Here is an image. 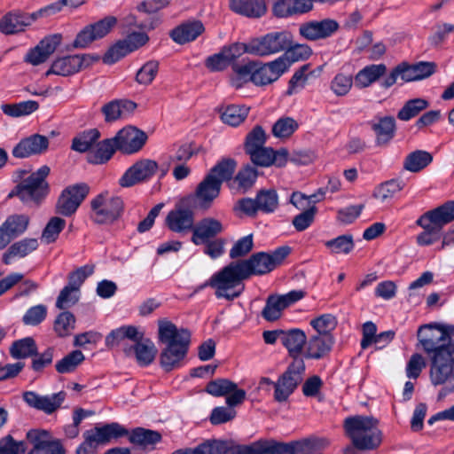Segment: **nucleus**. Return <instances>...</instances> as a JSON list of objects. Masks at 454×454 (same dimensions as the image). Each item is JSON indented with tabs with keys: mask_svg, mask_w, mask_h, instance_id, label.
<instances>
[{
	"mask_svg": "<svg viewBox=\"0 0 454 454\" xmlns=\"http://www.w3.org/2000/svg\"><path fill=\"white\" fill-rule=\"evenodd\" d=\"M289 247H280L271 254L258 252L248 259L230 262L211 276L203 286L215 289L216 298L233 301L244 291L243 281L254 275H264L273 270L290 254Z\"/></svg>",
	"mask_w": 454,
	"mask_h": 454,
	"instance_id": "f257e3e1",
	"label": "nucleus"
},
{
	"mask_svg": "<svg viewBox=\"0 0 454 454\" xmlns=\"http://www.w3.org/2000/svg\"><path fill=\"white\" fill-rule=\"evenodd\" d=\"M418 339L430 359L429 379L434 386H441L438 399L454 393V343L441 327L422 325Z\"/></svg>",
	"mask_w": 454,
	"mask_h": 454,
	"instance_id": "f03ea898",
	"label": "nucleus"
},
{
	"mask_svg": "<svg viewBox=\"0 0 454 454\" xmlns=\"http://www.w3.org/2000/svg\"><path fill=\"white\" fill-rule=\"evenodd\" d=\"M159 341L165 345L160 355V364L165 372L181 367L191 342V333L185 328H177L167 320L158 321Z\"/></svg>",
	"mask_w": 454,
	"mask_h": 454,
	"instance_id": "7ed1b4c3",
	"label": "nucleus"
},
{
	"mask_svg": "<svg viewBox=\"0 0 454 454\" xmlns=\"http://www.w3.org/2000/svg\"><path fill=\"white\" fill-rule=\"evenodd\" d=\"M136 326L125 325L113 330L106 338L108 348L121 347L127 356L135 355L141 366H147L154 360L157 350L154 344L146 340Z\"/></svg>",
	"mask_w": 454,
	"mask_h": 454,
	"instance_id": "20e7f679",
	"label": "nucleus"
},
{
	"mask_svg": "<svg viewBox=\"0 0 454 454\" xmlns=\"http://www.w3.org/2000/svg\"><path fill=\"white\" fill-rule=\"evenodd\" d=\"M344 428L353 446L359 450H372L382 442L379 420L372 416H352L344 420Z\"/></svg>",
	"mask_w": 454,
	"mask_h": 454,
	"instance_id": "39448f33",
	"label": "nucleus"
},
{
	"mask_svg": "<svg viewBox=\"0 0 454 454\" xmlns=\"http://www.w3.org/2000/svg\"><path fill=\"white\" fill-rule=\"evenodd\" d=\"M454 221V200L423 214L416 223L423 229L417 238L419 246H430L442 238V230L449 223Z\"/></svg>",
	"mask_w": 454,
	"mask_h": 454,
	"instance_id": "423d86ee",
	"label": "nucleus"
},
{
	"mask_svg": "<svg viewBox=\"0 0 454 454\" xmlns=\"http://www.w3.org/2000/svg\"><path fill=\"white\" fill-rule=\"evenodd\" d=\"M50 171L48 166H42L27 177L23 178L8 197H17L25 205L38 207L50 192V186L46 181Z\"/></svg>",
	"mask_w": 454,
	"mask_h": 454,
	"instance_id": "0eeeda50",
	"label": "nucleus"
},
{
	"mask_svg": "<svg viewBox=\"0 0 454 454\" xmlns=\"http://www.w3.org/2000/svg\"><path fill=\"white\" fill-rule=\"evenodd\" d=\"M293 43V34L286 29L272 31L262 36L242 43L243 52L257 57H268L279 52H286Z\"/></svg>",
	"mask_w": 454,
	"mask_h": 454,
	"instance_id": "6e6552de",
	"label": "nucleus"
},
{
	"mask_svg": "<svg viewBox=\"0 0 454 454\" xmlns=\"http://www.w3.org/2000/svg\"><path fill=\"white\" fill-rule=\"evenodd\" d=\"M305 369L304 359L293 360L274 383V400L276 402L284 403L287 401L302 382Z\"/></svg>",
	"mask_w": 454,
	"mask_h": 454,
	"instance_id": "1a4fd4ad",
	"label": "nucleus"
},
{
	"mask_svg": "<svg viewBox=\"0 0 454 454\" xmlns=\"http://www.w3.org/2000/svg\"><path fill=\"white\" fill-rule=\"evenodd\" d=\"M92 219L97 223H111L119 219L124 210V204L120 197L109 196L107 192L100 193L90 201Z\"/></svg>",
	"mask_w": 454,
	"mask_h": 454,
	"instance_id": "9d476101",
	"label": "nucleus"
},
{
	"mask_svg": "<svg viewBox=\"0 0 454 454\" xmlns=\"http://www.w3.org/2000/svg\"><path fill=\"white\" fill-rule=\"evenodd\" d=\"M192 198H184L176 206V208L168 212L165 223L167 227L176 233H187L193 231L194 211L196 208L191 204Z\"/></svg>",
	"mask_w": 454,
	"mask_h": 454,
	"instance_id": "9b49d317",
	"label": "nucleus"
},
{
	"mask_svg": "<svg viewBox=\"0 0 454 454\" xmlns=\"http://www.w3.org/2000/svg\"><path fill=\"white\" fill-rule=\"evenodd\" d=\"M89 192L90 186L86 183L68 185L61 192L55 205V212L63 216H71L76 212Z\"/></svg>",
	"mask_w": 454,
	"mask_h": 454,
	"instance_id": "f8f14e48",
	"label": "nucleus"
},
{
	"mask_svg": "<svg viewBox=\"0 0 454 454\" xmlns=\"http://www.w3.org/2000/svg\"><path fill=\"white\" fill-rule=\"evenodd\" d=\"M98 60V56L91 54H75L58 58L51 63L50 69L45 73V76L50 74L69 76Z\"/></svg>",
	"mask_w": 454,
	"mask_h": 454,
	"instance_id": "ddd939ff",
	"label": "nucleus"
},
{
	"mask_svg": "<svg viewBox=\"0 0 454 454\" xmlns=\"http://www.w3.org/2000/svg\"><path fill=\"white\" fill-rule=\"evenodd\" d=\"M27 440L33 446L27 454H65L61 441L47 430L31 429L27 433Z\"/></svg>",
	"mask_w": 454,
	"mask_h": 454,
	"instance_id": "4468645a",
	"label": "nucleus"
},
{
	"mask_svg": "<svg viewBox=\"0 0 454 454\" xmlns=\"http://www.w3.org/2000/svg\"><path fill=\"white\" fill-rule=\"evenodd\" d=\"M222 185L213 176L206 175L198 184L195 192L186 198H192L191 204L198 208L207 210L219 196Z\"/></svg>",
	"mask_w": 454,
	"mask_h": 454,
	"instance_id": "2eb2a0df",
	"label": "nucleus"
},
{
	"mask_svg": "<svg viewBox=\"0 0 454 454\" xmlns=\"http://www.w3.org/2000/svg\"><path fill=\"white\" fill-rule=\"evenodd\" d=\"M148 137L145 132L133 126H127L114 137L115 146L126 154L137 153L145 145Z\"/></svg>",
	"mask_w": 454,
	"mask_h": 454,
	"instance_id": "dca6fc26",
	"label": "nucleus"
},
{
	"mask_svg": "<svg viewBox=\"0 0 454 454\" xmlns=\"http://www.w3.org/2000/svg\"><path fill=\"white\" fill-rule=\"evenodd\" d=\"M159 168L155 160L144 159L134 163L121 177L119 184L122 187H130L150 179Z\"/></svg>",
	"mask_w": 454,
	"mask_h": 454,
	"instance_id": "f3484780",
	"label": "nucleus"
},
{
	"mask_svg": "<svg viewBox=\"0 0 454 454\" xmlns=\"http://www.w3.org/2000/svg\"><path fill=\"white\" fill-rule=\"evenodd\" d=\"M339 28L340 25L335 20L324 19L301 24L299 34L309 41H317L331 37Z\"/></svg>",
	"mask_w": 454,
	"mask_h": 454,
	"instance_id": "a211bd4d",
	"label": "nucleus"
},
{
	"mask_svg": "<svg viewBox=\"0 0 454 454\" xmlns=\"http://www.w3.org/2000/svg\"><path fill=\"white\" fill-rule=\"evenodd\" d=\"M67 396L66 392L59 391L52 395H41L34 391L23 393V400L31 408L51 414L60 408Z\"/></svg>",
	"mask_w": 454,
	"mask_h": 454,
	"instance_id": "6ab92c4d",
	"label": "nucleus"
},
{
	"mask_svg": "<svg viewBox=\"0 0 454 454\" xmlns=\"http://www.w3.org/2000/svg\"><path fill=\"white\" fill-rule=\"evenodd\" d=\"M30 222L28 215L14 214L9 215L0 226V250L6 247L12 239L21 236Z\"/></svg>",
	"mask_w": 454,
	"mask_h": 454,
	"instance_id": "aec40b11",
	"label": "nucleus"
},
{
	"mask_svg": "<svg viewBox=\"0 0 454 454\" xmlns=\"http://www.w3.org/2000/svg\"><path fill=\"white\" fill-rule=\"evenodd\" d=\"M286 71H288L286 62L280 57L264 64L258 61L254 73V84L257 86L270 84L278 80Z\"/></svg>",
	"mask_w": 454,
	"mask_h": 454,
	"instance_id": "412c9836",
	"label": "nucleus"
},
{
	"mask_svg": "<svg viewBox=\"0 0 454 454\" xmlns=\"http://www.w3.org/2000/svg\"><path fill=\"white\" fill-rule=\"evenodd\" d=\"M61 38L59 34L44 37L35 47L27 51L24 57V61L32 66L44 63L60 44Z\"/></svg>",
	"mask_w": 454,
	"mask_h": 454,
	"instance_id": "4be33fe9",
	"label": "nucleus"
},
{
	"mask_svg": "<svg viewBox=\"0 0 454 454\" xmlns=\"http://www.w3.org/2000/svg\"><path fill=\"white\" fill-rule=\"evenodd\" d=\"M223 231V223L213 217H205L194 224L192 242L200 246L208 239H215Z\"/></svg>",
	"mask_w": 454,
	"mask_h": 454,
	"instance_id": "5701e85b",
	"label": "nucleus"
},
{
	"mask_svg": "<svg viewBox=\"0 0 454 454\" xmlns=\"http://www.w3.org/2000/svg\"><path fill=\"white\" fill-rule=\"evenodd\" d=\"M333 344V336L313 333L307 338L304 357L314 360L325 358L332 351Z\"/></svg>",
	"mask_w": 454,
	"mask_h": 454,
	"instance_id": "b1692460",
	"label": "nucleus"
},
{
	"mask_svg": "<svg viewBox=\"0 0 454 454\" xmlns=\"http://www.w3.org/2000/svg\"><path fill=\"white\" fill-rule=\"evenodd\" d=\"M49 146V140L45 136L35 134L20 141L12 149L15 158H27L31 155L44 153Z\"/></svg>",
	"mask_w": 454,
	"mask_h": 454,
	"instance_id": "393cba45",
	"label": "nucleus"
},
{
	"mask_svg": "<svg viewBox=\"0 0 454 454\" xmlns=\"http://www.w3.org/2000/svg\"><path fill=\"white\" fill-rule=\"evenodd\" d=\"M252 162L260 167H270L274 165L276 167H284L288 159V152L286 149L278 151L273 150L271 147H262L255 152L248 154Z\"/></svg>",
	"mask_w": 454,
	"mask_h": 454,
	"instance_id": "a878e982",
	"label": "nucleus"
},
{
	"mask_svg": "<svg viewBox=\"0 0 454 454\" xmlns=\"http://www.w3.org/2000/svg\"><path fill=\"white\" fill-rule=\"evenodd\" d=\"M35 21L34 16L20 11L6 13L0 19V32L4 35H13L25 30Z\"/></svg>",
	"mask_w": 454,
	"mask_h": 454,
	"instance_id": "bb28decb",
	"label": "nucleus"
},
{
	"mask_svg": "<svg viewBox=\"0 0 454 454\" xmlns=\"http://www.w3.org/2000/svg\"><path fill=\"white\" fill-rule=\"evenodd\" d=\"M241 52H243L242 43H234L230 47H223L220 52L207 57L205 60V66L212 72L223 71Z\"/></svg>",
	"mask_w": 454,
	"mask_h": 454,
	"instance_id": "cd10ccee",
	"label": "nucleus"
},
{
	"mask_svg": "<svg viewBox=\"0 0 454 454\" xmlns=\"http://www.w3.org/2000/svg\"><path fill=\"white\" fill-rule=\"evenodd\" d=\"M306 342L307 336L302 330L299 328L284 330L281 343L287 349L289 356L293 357L294 360L303 359L301 355L304 346L306 347Z\"/></svg>",
	"mask_w": 454,
	"mask_h": 454,
	"instance_id": "c85d7f7f",
	"label": "nucleus"
},
{
	"mask_svg": "<svg viewBox=\"0 0 454 454\" xmlns=\"http://www.w3.org/2000/svg\"><path fill=\"white\" fill-rule=\"evenodd\" d=\"M372 129L376 134V145H387L394 137L395 132V121L392 116L380 117L370 122Z\"/></svg>",
	"mask_w": 454,
	"mask_h": 454,
	"instance_id": "c756f323",
	"label": "nucleus"
},
{
	"mask_svg": "<svg viewBox=\"0 0 454 454\" xmlns=\"http://www.w3.org/2000/svg\"><path fill=\"white\" fill-rule=\"evenodd\" d=\"M230 8L238 14L254 19L262 17L267 12L264 0H230Z\"/></svg>",
	"mask_w": 454,
	"mask_h": 454,
	"instance_id": "7c9ffc66",
	"label": "nucleus"
},
{
	"mask_svg": "<svg viewBox=\"0 0 454 454\" xmlns=\"http://www.w3.org/2000/svg\"><path fill=\"white\" fill-rule=\"evenodd\" d=\"M203 31V24L199 20H193L175 27L170 32V37L174 42L184 44L195 40Z\"/></svg>",
	"mask_w": 454,
	"mask_h": 454,
	"instance_id": "2f4dec72",
	"label": "nucleus"
},
{
	"mask_svg": "<svg viewBox=\"0 0 454 454\" xmlns=\"http://www.w3.org/2000/svg\"><path fill=\"white\" fill-rule=\"evenodd\" d=\"M137 107V104L127 99H114L101 108V112L105 116L106 122H113L121 118L126 113L133 112Z\"/></svg>",
	"mask_w": 454,
	"mask_h": 454,
	"instance_id": "473e14b6",
	"label": "nucleus"
},
{
	"mask_svg": "<svg viewBox=\"0 0 454 454\" xmlns=\"http://www.w3.org/2000/svg\"><path fill=\"white\" fill-rule=\"evenodd\" d=\"M90 430L100 445L107 444L112 440L129 436V430L117 422L108 423L102 427H95Z\"/></svg>",
	"mask_w": 454,
	"mask_h": 454,
	"instance_id": "72a5a7b5",
	"label": "nucleus"
},
{
	"mask_svg": "<svg viewBox=\"0 0 454 454\" xmlns=\"http://www.w3.org/2000/svg\"><path fill=\"white\" fill-rule=\"evenodd\" d=\"M161 439L160 432L144 427H136L130 433L129 432V441L144 449L153 448Z\"/></svg>",
	"mask_w": 454,
	"mask_h": 454,
	"instance_id": "f704fd0d",
	"label": "nucleus"
},
{
	"mask_svg": "<svg viewBox=\"0 0 454 454\" xmlns=\"http://www.w3.org/2000/svg\"><path fill=\"white\" fill-rule=\"evenodd\" d=\"M38 246V240L35 238H27L17 241L12 244L6 253L4 254L3 262L4 264H10L12 258H23L33 251L36 250Z\"/></svg>",
	"mask_w": 454,
	"mask_h": 454,
	"instance_id": "c9c22d12",
	"label": "nucleus"
},
{
	"mask_svg": "<svg viewBox=\"0 0 454 454\" xmlns=\"http://www.w3.org/2000/svg\"><path fill=\"white\" fill-rule=\"evenodd\" d=\"M386 71L385 64L367 66L355 76V85L360 89L366 88L381 77Z\"/></svg>",
	"mask_w": 454,
	"mask_h": 454,
	"instance_id": "e433bc0d",
	"label": "nucleus"
},
{
	"mask_svg": "<svg viewBox=\"0 0 454 454\" xmlns=\"http://www.w3.org/2000/svg\"><path fill=\"white\" fill-rule=\"evenodd\" d=\"M9 352L14 359H25L36 354L37 345L32 337H25L13 341Z\"/></svg>",
	"mask_w": 454,
	"mask_h": 454,
	"instance_id": "4c0bfd02",
	"label": "nucleus"
},
{
	"mask_svg": "<svg viewBox=\"0 0 454 454\" xmlns=\"http://www.w3.org/2000/svg\"><path fill=\"white\" fill-rule=\"evenodd\" d=\"M116 150L118 149L115 146L114 137L105 139L97 145V149L94 153L88 155V161L92 164L106 163L112 158Z\"/></svg>",
	"mask_w": 454,
	"mask_h": 454,
	"instance_id": "58836bf2",
	"label": "nucleus"
},
{
	"mask_svg": "<svg viewBox=\"0 0 454 454\" xmlns=\"http://www.w3.org/2000/svg\"><path fill=\"white\" fill-rule=\"evenodd\" d=\"M433 160L432 155L422 150H417L409 153L404 161L403 168L417 173L427 167Z\"/></svg>",
	"mask_w": 454,
	"mask_h": 454,
	"instance_id": "ea45409f",
	"label": "nucleus"
},
{
	"mask_svg": "<svg viewBox=\"0 0 454 454\" xmlns=\"http://www.w3.org/2000/svg\"><path fill=\"white\" fill-rule=\"evenodd\" d=\"M100 137L97 129H90L78 134L73 138L71 148L79 153H86L96 144Z\"/></svg>",
	"mask_w": 454,
	"mask_h": 454,
	"instance_id": "a19ab883",
	"label": "nucleus"
},
{
	"mask_svg": "<svg viewBox=\"0 0 454 454\" xmlns=\"http://www.w3.org/2000/svg\"><path fill=\"white\" fill-rule=\"evenodd\" d=\"M236 167L237 162L233 159H223L215 165L207 175L213 176L216 181H220V185H222L224 181L231 179Z\"/></svg>",
	"mask_w": 454,
	"mask_h": 454,
	"instance_id": "79ce46f5",
	"label": "nucleus"
},
{
	"mask_svg": "<svg viewBox=\"0 0 454 454\" xmlns=\"http://www.w3.org/2000/svg\"><path fill=\"white\" fill-rule=\"evenodd\" d=\"M85 356L81 350H73L55 364V369L59 373H70L84 361Z\"/></svg>",
	"mask_w": 454,
	"mask_h": 454,
	"instance_id": "37998d69",
	"label": "nucleus"
},
{
	"mask_svg": "<svg viewBox=\"0 0 454 454\" xmlns=\"http://www.w3.org/2000/svg\"><path fill=\"white\" fill-rule=\"evenodd\" d=\"M249 107L245 105H231L228 106L221 115V119L224 123L230 126H239L247 117Z\"/></svg>",
	"mask_w": 454,
	"mask_h": 454,
	"instance_id": "c03bdc74",
	"label": "nucleus"
},
{
	"mask_svg": "<svg viewBox=\"0 0 454 454\" xmlns=\"http://www.w3.org/2000/svg\"><path fill=\"white\" fill-rule=\"evenodd\" d=\"M429 106V102L424 98H417L408 100L397 114V118L407 121L417 116L420 112Z\"/></svg>",
	"mask_w": 454,
	"mask_h": 454,
	"instance_id": "a18cd8bd",
	"label": "nucleus"
},
{
	"mask_svg": "<svg viewBox=\"0 0 454 454\" xmlns=\"http://www.w3.org/2000/svg\"><path fill=\"white\" fill-rule=\"evenodd\" d=\"M38 107L39 105L36 101L27 100L18 104H4L2 105L1 109L4 114L17 118L34 113Z\"/></svg>",
	"mask_w": 454,
	"mask_h": 454,
	"instance_id": "49530a36",
	"label": "nucleus"
},
{
	"mask_svg": "<svg viewBox=\"0 0 454 454\" xmlns=\"http://www.w3.org/2000/svg\"><path fill=\"white\" fill-rule=\"evenodd\" d=\"M311 54L312 50L308 44H294L293 43L290 48L286 49V52L279 57L285 59L288 70L293 63L309 59Z\"/></svg>",
	"mask_w": 454,
	"mask_h": 454,
	"instance_id": "de8ad7c7",
	"label": "nucleus"
},
{
	"mask_svg": "<svg viewBox=\"0 0 454 454\" xmlns=\"http://www.w3.org/2000/svg\"><path fill=\"white\" fill-rule=\"evenodd\" d=\"M259 211L270 214L278 207V196L274 189L261 190L256 194Z\"/></svg>",
	"mask_w": 454,
	"mask_h": 454,
	"instance_id": "09e8293b",
	"label": "nucleus"
},
{
	"mask_svg": "<svg viewBox=\"0 0 454 454\" xmlns=\"http://www.w3.org/2000/svg\"><path fill=\"white\" fill-rule=\"evenodd\" d=\"M267 140V134L262 126H254L246 137L245 151L247 154L264 147Z\"/></svg>",
	"mask_w": 454,
	"mask_h": 454,
	"instance_id": "8fccbe9b",
	"label": "nucleus"
},
{
	"mask_svg": "<svg viewBox=\"0 0 454 454\" xmlns=\"http://www.w3.org/2000/svg\"><path fill=\"white\" fill-rule=\"evenodd\" d=\"M223 447V441L207 440L194 449H180L175 450L172 454H220Z\"/></svg>",
	"mask_w": 454,
	"mask_h": 454,
	"instance_id": "3c124183",
	"label": "nucleus"
},
{
	"mask_svg": "<svg viewBox=\"0 0 454 454\" xmlns=\"http://www.w3.org/2000/svg\"><path fill=\"white\" fill-rule=\"evenodd\" d=\"M316 334L333 336L332 332L337 326V319L332 314L321 315L310 321Z\"/></svg>",
	"mask_w": 454,
	"mask_h": 454,
	"instance_id": "603ef678",
	"label": "nucleus"
},
{
	"mask_svg": "<svg viewBox=\"0 0 454 454\" xmlns=\"http://www.w3.org/2000/svg\"><path fill=\"white\" fill-rule=\"evenodd\" d=\"M285 309L278 295L271 294L266 300V304L262 311V317L269 322L276 321L281 317Z\"/></svg>",
	"mask_w": 454,
	"mask_h": 454,
	"instance_id": "864d4df0",
	"label": "nucleus"
},
{
	"mask_svg": "<svg viewBox=\"0 0 454 454\" xmlns=\"http://www.w3.org/2000/svg\"><path fill=\"white\" fill-rule=\"evenodd\" d=\"M65 226L64 219L58 216L51 218L42 232L41 239L46 244L54 242Z\"/></svg>",
	"mask_w": 454,
	"mask_h": 454,
	"instance_id": "5fc2aeb1",
	"label": "nucleus"
},
{
	"mask_svg": "<svg viewBox=\"0 0 454 454\" xmlns=\"http://www.w3.org/2000/svg\"><path fill=\"white\" fill-rule=\"evenodd\" d=\"M403 183L400 180L391 179L379 185L374 191L373 196L381 202L394 197L395 193L403 190Z\"/></svg>",
	"mask_w": 454,
	"mask_h": 454,
	"instance_id": "6e6d98bb",
	"label": "nucleus"
},
{
	"mask_svg": "<svg viewBox=\"0 0 454 454\" xmlns=\"http://www.w3.org/2000/svg\"><path fill=\"white\" fill-rule=\"evenodd\" d=\"M237 388V384L227 379H216L206 386V392L213 396H225Z\"/></svg>",
	"mask_w": 454,
	"mask_h": 454,
	"instance_id": "4d7b16f0",
	"label": "nucleus"
},
{
	"mask_svg": "<svg viewBox=\"0 0 454 454\" xmlns=\"http://www.w3.org/2000/svg\"><path fill=\"white\" fill-rule=\"evenodd\" d=\"M353 82L351 74L338 73L331 81L330 89L336 96L343 97L351 90Z\"/></svg>",
	"mask_w": 454,
	"mask_h": 454,
	"instance_id": "13d9d810",
	"label": "nucleus"
},
{
	"mask_svg": "<svg viewBox=\"0 0 454 454\" xmlns=\"http://www.w3.org/2000/svg\"><path fill=\"white\" fill-rule=\"evenodd\" d=\"M258 172L256 168L247 165L242 168L235 176L234 181L238 183L239 189L246 192L249 190L256 181Z\"/></svg>",
	"mask_w": 454,
	"mask_h": 454,
	"instance_id": "bf43d9fd",
	"label": "nucleus"
},
{
	"mask_svg": "<svg viewBox=\"0 0 454 454\" xmlns=\"http://www.w3.org/2000/svg\"><path fill=\"white\" fill-rule=\"evenodd\" d=\"M298 122L291 117L278 119L272 127V134L276 137H289L298 129Z\"/></svg>",
	"mask_w": 454,
	"mask_h": 454,
	"instance_id": "052dcab7",
	"label": "nucleus"
},
{
	"mask_svg": "<svg viewBox=\"0 0 454 454\" xmlns=\"http://www.w3.org/2000/svg\"><path fill=\"white\" fill-rule=\"evenodd\" d=\"M74 316L69 311H64L57 317L54 330L59 337H66L74 329Z\"/></svg>",
	"mask_w": 454,
	"mask_h": 454,
	"instance_id": "680f3d73",
	"label": "nucleus"
},
{
	"mask_svg": "<svg viewBox=\"0 0 454 454\" xmlns=\"http://www.w3.org/2000/svg\"><path fill=\"white\" fill-rule=\"evenodd\" d=\"M325 246L332 252L339 254H348L354 249V240L352 235H340L335 239L327 240Z\"/></svg>",
	"mask_w": 454,
	"mask_h": 454,
	"instance_id": "e2e57ef3",
	"label": "nucleus"
},
{
	"mask_svg": "<svg viewBox=\"0 0 454 454\" xmlns=\"http://www.w3.org/2000/svg\"><path fill=\"white\" fill-rule=\"evenodd\" d=\"M55 349L52 347L47 348L43 352L32 356L31 369L35 372H43L53 362Z\"/></svg>",
	"mask_w": 454,
	"mask_h": 454,
	"instance_id": "0e129e2a",
	"label": "nucleus"
},
{
	"mask_svg": "<svg viewBox=\"0 0 454 454\" xmlns=\"http://www.w3.org/2000/svg\"><path fill=\"white\" fill-rule=\"evenodd\" d=\"M254 247L253 235L242 237L238 239L230 250L229 255L231 259L244 257L248 254Z\"/></svg>",
	"mask_w": 454,
	"mask_h": 454,
	"instance_id": "69168bd1",
	"label": "nucleus"
},
{
	"mask_svg": "<svg viewBox=\"0 0 454 454\" xmlns=\"http://www.w3.org/2000/svg\"><path fill=\"white\" fill-rule=\"evenodd\" d=\"M317 211V209L316 206H310L301 214L295 215L292 221L295 230L298 231H303L308 229L314 222Z\"/></svg>",
	"mask_w": 454,
	"mask_h": 454,
	"instance_id": "338daca9",
	"label": "nucleus"
},
{
	"mask_svg": "<svg viewBox=\"0 0 454 454\" xmlns=\"http://www.w3.org/2000/svg\"><path fill=\"white\" fill-rule=\"evenodd\" d=\"M257 454H290L287 443L275 441H259Z\"/></svg>",
	"mask_w": 454,
	"mask_h": 454,
	"instance_id": "774afa93",
	"label": "nucleus"
}]
</instances>
